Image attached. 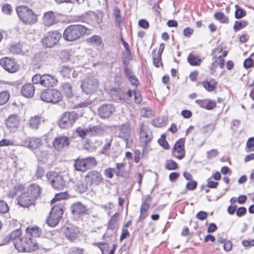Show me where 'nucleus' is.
Masks as SVG:
<instances>
[{"instance_id":"1","label":"nucleus","mask_w":254,"mask_h":254,"mask_svg":"<svg viewBox=\"0 0 254 254\" xmlns=\"http://www.w3.org/2000/svg\"><path fill=\"white\" fill-rule=\"evenodd\" d=\"M15 10L19 19L23 24L31 25L38 21L37 14L29 7L19 5L16 7Z\"/></svg>"},{"instance_id":"2","label":"nucleus","mask_w":254,"mask_h":254,"mask_svg":"<svg viewBox=\"0 0 254 254\" xmlns=\"http://www.w3.org/2000/svg\"><path fill=\"white\" fill-rule=\"evenodd\" d=\"M87 32V28L80 24H72L64 30L63 38L67 41H74L84 35Z\"/></svg>"},{"instance_id":"3","label":"nucleus","mask_w":254,"mask_h":254,"mask_svg":"<svg viewBox=\"0 0 254 254\" xmlns=\"http://www.w3.org/2000/svg\"><path fill=\"white\" fill-rule=\"evenodd\" d=\"M15 248L19 252H30L39 249V245L33 238L30 237L26 234L20 240L13 242Z\"/></svg>"},{"instance_id":"4","label":"nucleus","mask_w":254,"mask_h":254,"mask_svg":"<svg viewBox=\"0 0 254 254\" xmlns=\"http://www.w3.org/2000/svg\"><path fill=\"white\" fill-rule=\"evenodd\" d=\"M32 81L33 84H40L42 86L48 88L56 86L58 82L56 76L49 74H36L33 76Z\"/></svg>"},{"instance_id":"5","label":"nucleus","mask_w":254,"mask_h":254,"mask_svg":"<svg viewBox=\"0 0 254 254\" xmlns=\"http://www.w3.org/2000/svg\"><path fill=\"white\" fill-rule=\"evenodd\" d=\"M64 208V205L61 202H58L52 207L50 216L46 220L48 225L55 227L58 224L63 216Z\"/></svg>"},{"instance_id":"6","label":"nucleus","mask_w":254,"mask_h":254,"mask_svg":"<svg viewBox=\"0 0 254 254\" xmlns=\"http://www.w3.org/2000/svg\"><path fill=\"white\" fill-rule=\"evenodd\" d=\"M97 165L94 157H88L82 159L77 158L74 161V166L76 171L84 172Z\"/></svg>"},{"instance_id":"7","label":"nucleus","mask_w":254,"mask_h":254,"mask_svg":"<svg viewBox=\"0 0 254 254\" xmlns=\"http://www.w3.org/2000/svg\"><path fill=\"white\" fill-rule=\"evenodd\" d=\"M41 99L45 102L56 104L62 101L63 95L58 89H49L41 93Z\"/></svg>"},{"instance_id":"8","label":"nucleus","mask_w":254,"mask_h":254,"mask_svg":"<svg viewBox=\"0 0 254 254\" xmlns=\"http://www.w3.org/2000/svg\"><path fill=\"white\" fill-rule=\"evenodd\" d=\"M80 87L85 93L91 94L97 90L99 87V81L95 76L90 75L81 81Z\"/></svg>"},{"instance_id":"9","label":"nucleus","mask_w":254,"mask_h":254,"mask_svg":"<svg viewBox=\"0 0 254 254\" xmlns=\"http://www.w3.org/2000/svg\"><path fill=\"white\" fill-rule=\"evenodd\" d=\"M48 182L53 188L57 190H63L65 187V182L63 177L54 171H49L46 175Z\"/></svg>"},{"instance_id":"10","label":"nucleus","mask_w":254,"mask_h":254,"mask_svg":"<svg viewBox=\"0 0 254 254\" xmlns=\"http://www.w3.org/2000/svg\"><path fill=\"white\" fill-rule=\"evenodd\" d=\"M103 14L101 12L95 13L92 11H88L80 15L75 16L73 18L72 22H88L95 21L100 24L102 22Z\"/></svg>"},{"instance_id":"11","label":"nucleus","mask_w":254,"mask_h":254,"mask_svg":"<svg viewBox=\"0 0 254 254\" xmlns=\"http://www.w3.org/2000/svg\"><path fill=\"white\" fill-rule=\"evenodd\" d=\"M77 118L78 114L75 112H65L62 115L58 125L63 128L71 127Z\"/></svg>"},{"instance_id":"12","label":"nucleus","mask_w":254,"mask_h":254,"mask_svg":"<svg viewBox=\"0 0 254 254\" xmlns=\"http://www.w3.org/2000/svg\"><path fill=\"white\" fill-rule=\"evenodd\" d=\"M78 134L82 138H85L87 136H96L104 134V129L100 126H90L87 128L78 127L76 129Z\"/></svg>"},{"instance_id":"13","label":"nucleus","mask_w":254,"mask_h":254,"mask_svg":"<svg viewBox=\"0 0 254 254\" xmlns=\"http://www.w3.org/2000/svg\"><path fill=\"white\" fill-rule=\"evenodd\" d=\"M42 144L41 139L37 137H30L25 135L20 138L19 145L31 150L36 149Z\"/></svg>"},{"instance_id":"14","label":"nucleus","mask_w":254,"mask_h":254,"mask_svg":"<svg viewBox=\"0 0 254 254\" xmlns=\"http://www.w3.org/2000/svg\"><path fill=\"white\" fill-rule=\"evenodd\" d=\"M61 37L57 31H50L46 34L42 39V43L46 47L51 48L57 44Z\"/></svg>"},{"instance_id":"15","label":"nucleus","mask_w":254,"mask_h":254,"mask_svg":"<svg viewBox=\"0 0 254 254\" xmlns=\"http://www.w3.org/2000/svg\"><path fill=\"white\" fill-rule=\"evenodd\" d=\"M87 184L91 186H97L103 181L101 173L97 170L89 171L85 176Z\"/></svg>"},{"instance_id":"16","label":"nucleus","mask_w":254,"mask_h":254,"mask_svg":"<svg viewBox=\"0 0 254 254\" xmlns=\"http://www.w3.org/2000/svg\"><path fill=\"white\" fill-rule=\"evenodd\" d=\"M185 142L184 138H180L175 143L172 150V155L179 160L184 158L186 155Z\"/></svg>"},{"instance_id":"17","label":"nucleus","mask_w":254,"mask_h":254,"mask_svg":"<svg viewBox=\"0 0 254 254\" xmlns=\"http://www.w3.org/2000/svg\"><path fill=\"white\" fill-rule=\"evenodd\" d=\"M4 123L9 131L14 132L19 127L20 121L17 115L12 114L5 120Z\"/></svg>"},{"instance_id":"18","label":"nucleus","mask_w":254,"mask_h":254,"mask_svg":"<svg viewBox=\"0 0 254 254\" xmlns=\"http://www.w3.org/2000/svg\"><path fill=\"white\" fill-rule=\"evenodd\" d=\"M70 138L65 135H59L56 137L53 141L54 148L57 151H61L67 147L70 144Z\"/></svg>"},{"instance_id":"19","label":"nucleus","mask_w":254,"mask_h":254,"mask_svg":"<svg viewBox=\"0 0 254 254\" xmlns=\"http://www.w3.org/2000/svg\"><path fill=\"white\" fill-rule=\"evenodd\" d=\"M152 138V132L148 127L144 124L140 126V141L146 146Z\"/></svg>"},{"instance_id":"20","label":"nucleus","mask_w":254,"mask_h":254,"mask_svg":"<svg viewBox=\"0 0 254 254\" xmlns=\"http://www.w3.org/2000/svg\"><path fill=\"white\" fill-rule=\"evenodd\" d=\"M0 65L9 72H15L18 70V65L13 59L5 57L0 60Z\"/></svg>"},{"instance_id":"21","label":"nucleus","mask_w":254,"mask_h":254,"mask_svg":"<svg viewBox=\"0 0 254 254\" xmlns=\"http://www.w3.org/2000/svg\"><path fill=\"white\" fill-rule=\"evenodd\" d=\"M64 232L66 239L70 241H73L78 238L79 231L77 227L69 225L64 229Z\"/></svg>"},{"instance_id":"22","label":"nucleus","mask_w":254,"mask_h":254,"mask_svg":"<svg viewBox=\"0 0 254 254\" xmlns=\"http://www.w3.org/2000/svg\"><path fill=\"white\" fill-rule=\"evenodd\" d=\"M45 118L41 115H35L30 118L28 121V126L32 129L37 130L39 126L45 122Z\"/></svg>"},{"instance_id":"23","label":"nucleus","mask_w":254,"mask_h":254,"mask_svg":"<svg viewBox=\"0 0 254 254\" xmlns=\"http://www.w3.org/2000/svg\"><path fill=\"white\" fill-rule=\"evenodd\" d=\"M130 127L128 123L123 124L119 127L118 136L127 143L130 136Z\"/></svg>"},{"instance_id":"24","label":"nucleus","mask_w":254,"mask_h":254,"mask_svg":"<svg viewBox=\"0 0 254 254\" xmlns=\"http://www.w3.org/2000/svg\"><path fill=\"white\" fill-rule=\"evenodd\" d=\"M114 108L112 104H104L100 106L98 110L99 116L103 119L109 117L113 111Z\"/></svg>"},{"instance_id":"25","label":"nucleus","mask_w":254,"mask_h":254,"mask_svg":"<svg viewBox=\"0 0 254 254\" xmlns=\"http://www.w3.org/2000/svg\"><path fill=\"white\" fill-rule=\"evenodd\" d=\"M36 156L39 162L47 163L53 157V151L52 149L40 150L36 152Z\"/></svg>"},{"instance_id":"26","label":"nucleus","mask_w":254,"mask_h":254,"mask_svg":"<svg viewBox=\"0 0 254 254\" xmlns=\"http://www.w3.org/2000/svg\"><path fill=\"white\" fill-rule=\"evenodd\" d=\"M17 199L18 205L23 207H28L34 202L33 200L30 198V196L28 195V193L26 192L22 193L20 195L18 196Z\"/></svg>"},{"instance_id":"27","label":"nucleus","mask_w":254,"mask_h":254,"mask_svg":"<svg viewBox=\"0 0 254 254\" xmlns=\"http://www.w3.org/2000/svg\"><path fill=\"white\" fill-rule=\"evenodd\" d=\"M41 191L42 188L38 185L33 184L29 186L26 192L35 201L40 196Z\"/></svg>"},{"instance_id":"28","label":"nucleus","mask_w":254,"mask_h":254,"mask_svg":"<svg viewBox=\"0 0 254 254\" xmlns=\"http://www.w3.org/2000/svg\"><path fill=\"white\" fill-rule=\"evenodd\" d=\"M70 208L72 213L75 215L86 214L87 211L86 207L80 202L73 203Z\"/></svg>"},{"instance_id":"29","label":"nucleus","mask_w":254,"mask_h":254,"mask_svg":"<svg viewBox=\"0 0 254 254\" xmlns=\"http://www.w3.org/2000/svg\"><path fill=\"white\" fill-rule=\"evenodd\" d=\"M43 23L45 26L49 27L56 23V16L52 11L45 12L42 18Z\"/></svg>"},{"instance_id":"30","label":"nucleus","mask_w":254,"mask_h":254,"mask_svg":"<svg viewBox=\"0 0 254 254\" xmlns=\"http://www.w3.org/2000/svg\"><path fill=\"white\" fill-rule=\"evenodd\" d=\"M195 103L198 105L201 108L207 110H212L216 107V103L210 99L196 100Z\"/></svg>"},{"instance_id":"31","label":"nucleus","mask_w":254,"mask_h":254,"mask_svg":"<svg viewBox=\"0 0 254 254\" xmlns=\"http://www.w3.org/2000/svg\"><path fill=\"white\" fill-rule=\"evenodd\" d=\"M35 90V87L32 84H26L22 87L21 93L23 96L30 98L33 96Z\"/></svg>"},{"instance_id":"32","label":"nucleus","mask_w":254,"mask_h":254,"mask_svg":"<svg viewBox=\"0 0 254 254\" xmlns=\"http://www.w3.org/2000/svg\"><path fill=\"white\" fill-rule=\"evenodd\" d=\"M115 24L119 28L121 27V24L124 20V17L121 14V11L118 7H115L113 12Z\"/></svg>"},{"instance_id":"33","label":"nucleus","mask_w":254,"mask_h":254,"mask_svg":"<svg viewBox=\"0 0 254 254\" xmlns=\"http://www.w3.org/2000/svg\"><path fill=\"white\" fill-rule=\"evenodd\" d=\"M41 233V229L37 226L28 227L26 230V234L32 238L40 237Z\"/></svg>"},{"instance_id":"34","label":"nucleus","mask_w":254,"mask_h":254,"mask_svg":"<svg viewBox=\"0 0 254 254\" xmlns=\"http://www.w3.org/2000/svg\"><path fill=\"white\" fill-rule=\"evenodd\" d=\"M21 232L19 229H16L11 232L8 235L6 236L4 238V240L6 242H9L10 241H14V242H16L18 240H20L21 238H20Z\"/></svg>"},{"instance_id":"35","label":"nucleus","mask_w":254,"mask_h":254,"mask_svg":"<svg viewBox=\"0 0 254 254\" xmlns=\"http://www.w3.org/2000/svg\"><path fill=\"white\" fill-rule=\"evenodd\" d=\"M111 94L113 98L115 100L123 101L125 98L124 91L119 88L111 90Z\"/></svg>"},{"instance_id":"36","label":"nucleus","mask_w":254,"mask_h":254,"mask_svg":"<svg viewBox=\"0 0 254 254\" xmlns=\"http://www.w3.org/2000/svg\"><path fill=\"white\" fill-rule=\"evenodd\" d=\"M61 90L67 98H70L73 96L72 86L69 83H63L61 85Z\"/></svg>"},{"instance_id":"37","label":"nucleus","mask_w":254,"mask_h":254,"mask_svg":"<svg viewBox=\"0 0 254 254\" xmlns=\"http://www.w3.org/2000/svg\"><path fill=\"white\" fill-rule=\"evenodd\" d=\"M126 95L128 97H131V96L133 95L134 102L138 104H140L142 100L140 92L137 90H134L133 92H132L131 90H129L126 93Z\"/></svg>"},{"instance_id":"38","label":"nucleus","mask_w":254,"mask_h":254,"mask_svg":"<svg viewBox=\"0 0 254 254\" xmlns=\"http://www.w3.org/2000/svg\"><path fill=\"white\" fill-rule=\"evenodd\" d=\"M150 208V205L146 203H142L140 209V216L138 221L144 219L148 215L147 211Z\"/></svg>"},{"instance_id":"39","label":"nucleus","mask_w":254,"mask_h":254,"mask_svg":"<svg viewBox=\"0 0 254 254\" xmlns=\"http://www.w3.org/2000/svg\"><path fill=\"white\" fill-rule=\"evenodd\" d=\"M204 88L208 91H212L216 88L217 82L215 79H212L209 81H204L202 83Z\"/></svg>"},{"instance_id":"40","label":"nucleus","mask_w":254,"mask_h":254,"mask_svg":"<svg viewBox=\"0 0 254 254\" xmlns=\"http://www.w3.org/2000/svg\"><path fill=\"white\" fill-rule=\"evenodd\" d=\"M88 43L97 47H100L102 44V40L100 36L93 35L87 39Z\"/></svg>"},{"instance_id":"41","label":"nucleus","mask_w":254,"mask_h":254,"mask_svg":"<svg viewBox=\"0 0 254 254\" xmlns=\"http://www.w3.org/2000/svg\"><path fill=\"white\" fill-rule=\"evenodd\" d=\"M188 61L190 64L191 65H198L201 63V60L198 56L190 54L188 57Z\"/></svg>"},{"instance_id":"42","label":"nucleus","mask_w":254,"mask_h":254,"mask_svg":"<svg viewBox=\"0 0 254 254\" xmlns=\"http://www.w3.org/2000/svg\"><path fill=\"white\" fill-rule=\"evenodd\" d=\"M248 24V21L246 20L236 21L233 26L234 30L235 32L238 31L246 27Z\"/></svg>"},{"instance_id":"43","label":"nucleus","mask_w":254,"mask_h":254,"mask_svg":"<svg viewBox=\"0 0 254 254\" xmlns=\"http://www.w3.org/2000/svg\"><path fill=\"white\" fill-rule=\"evenodd\" d=\"M118 213H115L111 217L108 223V229L114 230L115 229L118 220Z\"/></svg>"},{"instance_id":"44","label":"nucleus","mask_w":254,"mask_h":254,"mask_svg":"<svg viewBox=\"0 0 254 254\" xmlns=\"http://www.w3.org/2000/svg\"><path fill=\"white\" fill-rule=\"evenodd\" d=\"M214 16L216 19L219 21L221 23H227L229 21L228 17L221 12H216L214 14Z\"/></svg>"},{"instance_id":"45","label":"nucleus","mask_w":254,"mask_h":254,"mask_svg":"<svg viewBox=\"0 0 254 254\" xmlns=\"http://www.w3.org/2000/svg\"><path fill=\"white\" fill-rule=\"evenodd\" d=\"M236 10L235 12V17L237 19L244 17L246 15V11L241 8L238 5H235Z\"/></svg>"},{"instance_id":"46","label":"nucleus","mask_w":254,"mask_h":254,"mask_svg":"<svg viewBox=\"0 0 254 254\" xmlns=\"http://www.w3.org/2000/svg\"><path fill=\"white\" fill-rule=\"evenodd\" d=\"M10 95L7 91H4L0 92V106L4 105L8 100Z\"/></svg>"},{"instance_id":"47","label":"nucleus","mask_w":254,"mask_h":254,"mask_svg":"<svg viewBox=\"0 0 254 254\" xmlns=\"http://www.w3.org/2000/svg\"><path fill=\"white\" fill-rule=\"evenodd\" d=\"M165 168L169 170H176L178 168V164L173 160H168L165 163Z\"/></svg>"},{"instance_id":"48","label":"nucleus","mask_w":254,"mask_h":254,"mask_svg":"<svg viewBox=\"0 0 254 254\" xmlns=\"http://www.w3.org/2000/svg\"><path fill=\"white\" fill-rule=\"evenodd\" d=\"M67 197L66 192H60L55 195V197L51 200L52 204H54L56 201H59L61 199H64Z\"/></svg>"},{"instance_id":"49","label":"nucleus","mask_w":254,"mask_h":254,"mask_svg":"<svg viewBox=\"0 0 254 254\" xmlns=\"http://www.w3.org/2000/svg\"><path fill=\"white\" fill-rule=\"evenodd\" d=\"M73 70L72 68L67 66H64L61 69V73L64 77H70V74L72 73Z\"/></svg>"},{"instance_id":"50","label":"nucleus","mask_w":254,"mask_h":254,"mask_svg":"<svg viewBox=\"0 0 254 254\" xmlns=\"http://www.w3.org/2000/svg\"><path fill=\"white\" fill-rule=\"evenodd\" d=\"M166 136L164 134H162L161 137L158 140V143L165 149H168L169 148V145L168 142L166 141Z\"/></svg>"},{"instance_id":"51","label":"nucleus","mask_w":254,"mask_h":254,"mask_svg":"<svg viewBox=\"0 0 254 254\" xmlns=\"http://www.w3.org/2000/svg\"><path fill=\"white\" fill-rule=\"evenodd\" d=\"M1 10L5 14L11 15L12 11V7L10 4L5 3L2 6Z\"/></svg>"},{"instance_id":"52","label":"nucleus","mask_w":254,"mask_h":254,"mask_svg":"<svg viewBox=\"0 0 254 254\" xmlns=\"http://www.w3.org/2000/svg\"><path fill=\"white\" fill-rule=\"evenodd\" d=\"M152 124L153 126L157 127H161L165 125V123L163 121V118H158L154 119L152 121Z\"/></svg>"},{"instance_id":"53","label":"nucleus","mask_w":254,"mask_h":254,"mask_svg":"<svg viewBox=\"0 0 254 254\" xmlns=\"http://www.w3.org/2000/svg\"><path fill=\"white\" fill-rule=\"evenodd\" d=\"M9 210L7 203L2 200H0V213H5Z\"/></svg>"},{"instance_id":"54","label":"nucleus","mask_w":254,"mask_h":254,"mask_svg":"<svg viewBox=\"0 0 254 254\" xmlns=\"http://www.w3.org/2000/svg\"><path fill=\"white\" fill-rule=\"evenodd\" d=\"M125 164L124 163L117 164V172L116 174L118 176H122L124 173V167Z\"/></svg>"},{"instance_id":"55","label":"nucleus","mask_w":254,"mask_h":254,"mask_svg":"<svg viewBox=\"0 0 254 254\" xmlns=\"http://www.w3.org/2000/svg\"><path fill=\"white\" fill-rule=\"evenodd\" d=\"M83 253L84 250L83 249L77 247H72L68 251V254H84Z\"/></svg>"},{"instance_id":"56","label":"nucleus","mask_w":254,"mask_h":254,"mask_svg":"<svg viewBox=\"0 0 254 254\" xmlns=\"http://www.w3.org/2000/svg\"><path fill=\"white\" fill-rule=\"evenodd\" d=\"M197 185V183L195 181L191 180L187 183L186 185V189L189 190H193L196 189Z\"/></svg>"},{"instance_id":"57","label":"nucleus","mask_w":254,"mask_h":254,"mask_svg":"<svg viewBox=\"0 0 254 254\" xmlns=\"http://www.w3.org/2000/svg\"><path fill=\"white\" fill-rule=\"evenodd\" d=\"M45 171L43 167L38 166L35 174V177L37 179H40L44 175Z\"/></svg>"},{"instance_id":"58","label":"nucleus","mask_w":254,"mask_h":254,"mask_svg":"<svg viewBox=\"0 0 254 254\" xmlns=\"http://www.w3.org/2000/svg\"><path fill=\"white\" fill-rule=\"evenodd\" d=\"M207 216V213L203 211L198 212L196 215V217L200 220H204L206 218Z\"/></svg>"},{"instance_id":"59","label":"nucleus","mask_w":254,"mask_h":254,"mask_svg":"<svg viewBox=\"0 0 254 254\" xmlns=\"http://www.w3.org/2000/svg\"><path fill=\"white\" fill-rule=\"evenodd\" d=\"M114 171V169L109 168L105 169L104 172V173L106 177L111 179L113 177Z\"/></svg>"},{"instance_id":"60","label":"nucleus","mask_w":254,"mask_h":254,"mask_svg":"<svg viewBox=\"0 0 254 254\" xmlns=\"http://www.w3.org/2000/svg\"><path fill=\"white\" fill-rule=\"evenodd\" d=\"M223 249L226 252H229L231 250L232 248V242L230 241L227 240L223 245Z\"/></svg>"},{"instance_id":"61","label":"nucleus","mask_w":254,"mask_h":254,"mask_svg":"<svg viewBox=\"0 0 254 254\" xmlns=\"http://www.w3.org/2000/svg\"><path fill=\"white\" fill-rule=\"evenodd\" d=\"M253 64V61L251 58H248L244 61V66L246 68H250Z\"/></svg>"},{"instance_id":"62","label":"nucleus","mask_w":254,"mask_h":254,"mask_svg":"<svg viewBox=\"0 0 254 254\" xmlns=\"http://www.w3.org/2000/svg\"><path fill=\"white\" fill-rule=\"evenodd\" d=\"M247 212V209L244 207H239L237 211H236V214L238 217H241L243 215H244Z\"/></svg>"},{"instance_id":"63","label":"nucleus","mask_w":254,"mask_h":254,"mask_svg":"<svg viewBox=\"0 0 254 254\" xmlns=\"http://www.w3.org/2000/svg\"><path fill=\"white\" fill-rule=\"evenodd\" d=\"M179 173L177 172H172L169 175V180L171 182L176 181L179 177Z\"/></svg>"},{"instance_id":"64","label":"nucleus","mask_w":254,"mask_h":254,"mask_svg":"<svg viewBox=\"0 0 254 254\" xmlns=\"http://www.w3.org/2000/svg\"><path fill=\"white\" fill-rule=\"evenodd\" d=\"M246 147L249 150L254 147V137L250 138L247 142Z\"/></svg>"}]
</instances>
